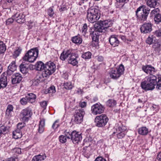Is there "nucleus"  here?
<instances>
[{
    "label": "nucleus",
    "mask_w": 161,
    "mask_h": 161,
    "mask_svg": "<svg viewBox=\"0 0 161 161\" xmlns=\"http://www.w3.org/2000/svg\"><path fill=\"white\" fill-rule=\"evenodd\" d=\"M142 69L147 74H149L141 83L142 89L145 91L152 90L156 86L157 89L161 90V76L158 75H154L156 72L155 68L151 65H147L143 66Z\"/></svg>",
    "instance_id": "f257e3e1"
},
{
    "label": "nucleus",
    "mask_w": 161,
    "mask_h": 161,
    "mask_svg": "<svg viewBox=\"0 0 161 161\" xmlns=\"http://www.w3.org/2000/svg\"><path fill=\"white\" fill-rule=\"evenodd\" d=\"M101 16L100 10L96 8L91 7L87 11V18L91 23H93L99 20Z\"/></svg>",
    "instance_id": "f03ea898"
},
{
    "label": "nucleus",
    "mask_w": 161,
    "mask_h": 161,
    "mask_svg": "<svg viewBox=\"0 0 161 161\" xmlns=\"http://www.w3.org/2000/svg\"><path fill=\"white\" fill-rule=\"evenodd\" d=\"M150 9L144 5H142L137 8L136 12V16L138 19L142 21H145L149 13Z\"/></svg>",
    "instance_id": "7ed1b4c3"
},
{
    "label": "nucleus",
    "mask_w": 161,
    "mask_h": 161,
    "mask_svg": "<svg viewBox=\"0 0 161 161\" xmlns=\"http://www.w3.org/2000/svg\"><path fill=\"white\" fill-rule=\"evenodd\" d=\"M38 53L39 50L37 48L31 49L25 54L23 58V59L25 61L33 62L37 58Z\"/></svg>",
    "instance_id": "20e7f679"
},
{
    "label": "nucleus",
    "mask_w": 161,
    "mask_h": 161,
    "mask_svg": "<svg viewBox=\"0 0 161 161\" xmlns=\"http://www.w3.org/2000/svg\"><path fill=\"white\" fill-rule=\"evenodd\" d=\"M112 25V24L110 21L106 20L104 21H100L95 24L94 28L92 29L98 32H102L105 31V29Z\"/></svg>",
    "instance_id": "39448f33"
},
{
    "label": "nucleus",
    "mask_w": 161,
    "mask_h": 161,
    "mask_svg": "<svg viewBox=\"0 0 161 161\" xmlns=\"http://www.w3.org/2000/svg\"><path fill=\"white\" fill-rule=\"evenodd\" d=\"M56 70V66L53 63L49 62L45 65L44 71H42L43 75L45 77L52 75Z\"/></svg>",
    "instance_id": "423d86ee"
},
{
    "label": "nucleus",
    "mask_w": 161,
    "mask_h": 161,
    "mask_svg": "<svg viewBox=\"0 0 161 161\" xmlns=\"http://www.w3.org/2000/svg\"><path fill=\"white\" fill-rule=\"evenodd\" d=\"M125 69L122 64L119 65L118 68L116 69H112L109 72L111 78L114 79H117L124 73Z\"/></svg>",
    "instance_id": "0eeeda50"
},
{
    "label": "nucleus",
    "mask_w": 161,
    "mask_h": 161,
    "mask_svg": "<svg viewBox=\"0 0 161 161\" xmlns=\"http://www.w3.org/2000/svg\"><path fill=\"white\" fill-rule=\"evenodd\" d=\"M108 120V119L107 116L102 114L95 118V122L97 126L101 127L105 125Z\"/></svg>",
    "instance_id": "6e6552de"
},
{
    "label": "nucleus",
    "mask_w": 161,
    "mask_h": 161,
    "mask_svg": "<svg viewBox=\"0 0 161 161\" xmlns=\"http://www.w3.org/2000/svg\"><path fill=\"white\" fill-rule=\"evenodd\" d=\"M85 114V111L82 108L76 110L74 114V122L77 124L80 123L82 121Z\"/></svg>",
    "instance_id": "1a4fd4ad"
},
{
    "label": "nucleus",
    "mask_w": 161,
    "mask_h": 161,
    "mask_svg": "<svg viewBox=\"0 0 161 161\" xmlns=\"http://www.w3.org/2000/svg\"><path fill=\"white\" fill-rule=\"evenodd\" d=\"M105 108L100 103H97L92 106L91 111L92 113L95 115L100 114L103 113Z\"/></svg>",
    "instance_id": "9d476101"
},
{
    "label": "nucleus",
    "mask_w": 161,
    "mask_h": 161,
    "mask_svg": "<svg viewBox=\"0 0 161 161\" xmlns=\"http://www.w3.org/2000/svg\"><path fill=\"white\" fill-rule=\"evenodd\" d=\"M32 114L31 110L28 108H27L22 110L20 113V116L23 120L27 121L29 118L31 117Z\"/></svg>",
    "instance_id": "9b49d317"
},
{
    "label": "nucleus",
    "mask_w": 161,
    "mask_h": 161,
    "mask_svg": "<svg viewBox=\"0 0 161 161\" xmlns=\"http://www.w3.org/2000/svg\"><path fill=\"white\" fill-rule=\"evenodd\" d=\"M14 20L17 23L22 24L25 22V15L19 12H17L13 15Z\"/></svg>",
    "instance_id": "f8f14e48"
},
{
    "label": "nucleus",
    "mask_w": 161,
    "mask_h": 161,
    "mask_svg": "<svg viewBox=\"0 0 161 161\" xmlns=\"http://www.w3.org/2000/svg\"><path fill=\"white\" fill-rule=\"evenodd\" d=\"M152 25L151 23H145L140 28L142 33L144 34L150 33L152 31Z\"/></svg>",
    "instance_id": "ddd939ff"
},
{
    "label": "nucleus",
    "mask_w": 161,
    "mask_h": 161,
    "mask_svg": "<svg viewBox=\"0 0 161 161\" xmlns=\"http://www.w3.org/2000/svg\"><path fill=\"white\" fill-rule=\"evenodd\" d=\"M71 140L74 144L78 143L82 140L81 134L75 130L73 131Z\"/></svg>",
    "instance_id": "4468645a"
},
{
    "label": "nucleus",
    "mask_w": 161,
    "mask_h": 161,
    "mask_svg": "<svg viewBox=\"0 0 161 161\" xmlns=\"http://www.w3.org/2000/svg\"><path fill=\"white\" fill-rule=\"evenodd\" d=\"M8 77L5 72L1 75L0 78V89L6 86L8 83Z\"/></svg>",
    "instance_id": "2eb2a0df"
},
{
    "label": "nucleus",
    "mask_w": 161,
    "mask_h": 161,
    "mask_svg": "<svg viewBox=\"0 0 161 161\" xmlns=\"http://www.w3.org/2000/svg\"><path fill=\"white\" fill-rule=\"evenodd\" d=\"M109 41L110 44L113 47L118 46L119 41L118 36L115 35H112L109 38Z\"/></svg>",
    "instance_id": "dca6fc26"
},
{
    "label": "nucleus",
    "mask_w": 161,
    "mask_h": 161,
    "mask_svg": "<svg viewBox=\"0 0 161 161\" xmlns=\"http://www.w3.org/2000/svg\"><path fill=\"white\" fill-rule=\"evenodd\" d=\"M78 57V55L77 54L72 53L67 60L68 63L73 66L76 65L78 63V61L77 60Z\"/></svg>",
    "instance_id": "f3484780"
},
{
    "label": "nucleus",
    "mask_w": 161,
    "mask_h": 161,
    "mask_svg": "<svg viewBox=\"0 0 161 161\" xmlns=\"http://www.w3.org/2000/svg\"><path fill=\"white\" fill-rule=\"evenodd\" d=\"M72 53L71 50L64 51L61 54L60 59L62 61H64L65 60H68Z\"/></svg>",
    "instance_id": "a211bd4d"
},
{
    "label": "nucleus",
    "mask_w": 161,
    "mask_h": 161,
    "mask_svg": "<svg viewBox=\"0 0 161 161\" xmlns=\"http://www.w3.org/2000/svg\"><path fill=\"white\" fill-rule=\"evenodd\" d=\"M22 78L21 74L18 73H16L12 76V83L13 84L19 83L22 80Z\"/></svg>",
    "instance_id": "6ab92c4d"
},
{
    "label": "nucleus",
    "mask_w": 161,
    "mask_h": 161,
    "mask_svg": "<svg viewBox=\"0 0 161 161\" xmlns=\"http://www.w3.org/2000/svg\"><path fill=\"white\" fill-rule=\"evenodd\" d=\"M45 77L43 75V72L42 74L37 75L33 81V84L35 85H37L40 83L42 82L44 79V77Z\"/></svg>",
    "instance_id": "aec40b11"
},
{
    "label": "nucleus",
    "mask_w": 161,
    "mask_h": 161,
    "mask_svg": "<svg viewBox=\"0 0 161 161\" xmlns=\"http://www.w3.org/2000/svg\"><path fill=\"white\" fill-rule=\"evenodd\" d=\"M126 130V128L125 126H122V127L119 126L117 130H119L120 132L117 134V137L119 139H121L125 135V131Z\"/></svg>",
    "instance_id": "412c9836"
},
{
    "label": "nucleus",
    "mask_w": 161,
    "mask_h": 161,
    "mask_svg": "<svg viewBox=\"0 0 161 161\" xmlns=\"http://www.w3.org/2000/svg\"><path fill=\"white\" fill-rule=\"evenodd\" d=\"M147 5L151 8H155L159 4V0H146Z\"/></svg>",
    "instance_id": "4be33fe9"
},
{
    "label": "nucleus",
    "mask_w": 161,
    "mask_h": 161,
    "mask_svg": "<svg viewBox=\"0 0 161 161\" xmlns=\"http://www.w3.org/2000/svg\"><path fill=\"white\" fill-rule=\"evenodd\" d=\"M90 32V35L92 37V40L95 42L97 41L99 38V34L97 31L94 30L92 31V29H91Z\"/></svg>",
    "instance_id": "5701e85b"
},
{
    "label": "nucleus",
    "mask_w": 161,
    "mask_h": 161,
    "mask_svg": "<svg viewBox=\"0 0 161 161\" xmlns=\"http://www.w3.org/2000/svg\"><path fill=\"white\" fill-rule=\"evenodd\" d=\"M9 131V127L2 124L0 125V136L5 135Z\"/></svg>",
    "instance_id": "b1692460"
},
{
    "label": "nucleus",
    "mask_w": 161,
    "mask_h": 161,
    "mask_svg": "<svg viewBox=\"0 0 161 161\" xmlns=\"http://www.w3.org/2000/svg\"><path fill=\"white\" fill-rule=\"evenodd\" d=\"M26 96L29 102L32 103L35 102L36 98V96L33 93H28Z\"/></svg>",
    "instance_id": "393cba45"
},
{
    "label": "nucleus",
    "mask_w": 161,
    "mask_h": 161,
    "mask_svg": "<svg viewBox=\"0 0 161 161\" xmlns=\"http://www.w3.org/2000/svg\"><path fill=\"white\" fill-rule=\"evenodd\" d=\"M46 158L45 154H39L34 156L31 161H43Z\"/></svg>",
    "instance_id": "a878e982"
},
{
    "label": "nucleus",
    "mask_w": 161,
    "mask_h": 161,
    "mask_svg": "<svg viewBox=\"0 0 161 161\" xmlns=\"http://www.w3.org/2000/svg\"><path fill=\"white\" fill-rule=\"evenodd\" d=\"M45 125V120L44 119L41 120L39 122V128L38 129V132L40 133H42L44 129Z\"/></svg>",
    "instance_id": "bb28decb"
},
{
    "label": "nucleus",
    "mask_w": 161,
    "mask_h": 161,
    "mask_svg": "<svg viewBox=\"0 0 161 161\" xmlns=\"http://www.w3.org/2000/svg\"><path fill=\"white\" fill-rule=\"evenodd\" d=\"M28 65L24 63H23L19 66L20 71L23 74H25L28 72Z\"/></svg>",
    "instance_id": "cd10ccee"
},
{
    "label": "nucleus",
    "mask_w": 161,
    "mask_h": 161,
    "mask_svg": "<svg viewBox=\"0 0 161 161\" xmlns=\"http://www.w3.org/2000/svg\"><path fill=\"white\" fill-rule=\"evenodd\" d=\"M83 153L84 156L86 158H88L92 154V150L90 147H84Z\"/></svg>",
    "instance_id": "c85d7f7f"
},
{
    "label": "nucleus",
    "mask_w": 161,
    "mask_h": 161,
    "mask_svg": "<svg viewBox=\"0 0 161 161\" xmlns=\"http://www.w3.org/2000/svg\"><path fill=\"white\" fill-rule=\"evenodd\" d=\"M36 70L38 71H44L45 68V65L41 61L38 62L36 64Z\"/></svg>",
    "instance_id": "c756f323"
},
{
    "label": "nucleus",
    "mask_w": 161,
    "mask_h": 161,
    "mask_svg": "<svg viewBox=\"0 0 161 161\" xmlns=\"http://www.w3.org/2000/svg\"><path fill=\"white\" fill-rule=\"evenodd\" d=\"M138 133L142 135H146L148 133V129L145 127L139 128L138 131Z\"/></svg>",
    "instance_id": "7c9ffc66"
},
{
    "label": "nucleus",
    "mask_w": 161,
    "mask_h": 161,
    "mask_svg": "<svg viewBox=\"0 0 161 161\" xmlns=\"http://www.w3.org/2000/svg\"><path fill=\"white\" fill-rule=\"evenodd\" d=\"M14 138L15 139H18L22 137V134L21 131L16 130L13 133Z\"/></svg>",
    "instance_id": "2f4dec72"
},
{
    "label": "nucleus",
    "mask_w": 161,
    "mask_h": 161,
    "mask_svg": "<svg viewBox=\"0 0 161 161\" xmlns=\"http://www.w3.org/2000/svg\"><path fill=\"white\" fill-rule=\"evenodd\" d=\"M72 42L76 44H80L82 42V39L78 36H75L72 38Z\"/></svg>",
    "instance_id": "473e14b6"
},
{
    "label": "nucleus",
    "mask_w": 161,
    "mask_h": 161,
    "mask_svg": "<svg viewBox=\"0 0 161 161\" xmlns=\"http://www.w3.org/2000/svg\"><path fill=\"white\" fill-rule=\"evenodd\" d=\"M117 2V4L119 3V4L116 7L118 8H122L124 5L125 3H126L128 0H116Z\"/></svg>",
    "instance_id": "72a5a7b5"
},
{
    "label": "nucleus",
    "mask_w": 161,
    "mask_h": 161,
    "mask_svg": "<svg viewBox=\"0 0 161 161\" xmlns=\"http://www.w3.org/2000/svg\"><path fill=\"white\" fill-rule=\"evenodd\" d=\"M92 54L90 52H87L83 53L81 57L85 59H89L91 58Z\"/></svg>",
    "instance_id": "f704fd0d"
},
{
    "label": "nucleus",
    "mask_w": 161,
    "mask_h": 161,
    "mask_svg": "<svg viewBox=\"0 0 161 161\" xmlns=\"http://www.w3.org/2000/svg\"><path fill=\"white\" fill-rule=\"evenodd\" d=\"M13 107L11 105H8L7 107L6 114L8 116L11 115V113L13 111Z\"/></svg>",
    "instance_id": "c9c22d12"
},
{
    "label": "nucleus",
    "mask_w": 161,
    "mask_h": 161,
    "mask_svg": "<svg viewBox=\"0 0 161 161\" xmlns=\"http://www.w3.org/2000/svg\"><path fill=\"white\" fill-rule=\"evenodd\" d=\"M22 49L20 47H18L16 48L14 53L13 56L14 58H17L21 53Z\"/></svg>",
    "instance_id": "e433bc0d"
},
{
    "label": "nucleus",
    "mask_w": 161,
    "mask_h": 161,
    "mask_svg": "<svg viewBox=\"0 0 161 161\" xmlns=\"http://www.w3.org/2000/svg\"><path fill=\"white\" fill-rule=\"evenodd\" d=\"M73 131H71L69 130H66L64 131V136L67 138L68 139H71L72 136Z\"/></svg>",
    "instance_id": "4c0bfd02"
},
{
    "label": "nucleus",
    "mask_w": 161,
    "mask_h": 161,
    "mask_svg": "<svg viewBox=\"0 0 161 161\" xmlns=\"http://www.w3.org/2000/svg\"><path fill=\"white\" fill-rule=\"evenodd\" d=\"M116 101L113 99H109L107 102V105L110 107H113L116 105Z\"/></svg>",
    "instance_id": "58836bf2"
},
{
    "label": "nucleus",
    "mask_w": 161,
    "mask_h": 161,
    "mask_svg": "<svg viewBox=\"0 0 161 161\" xmlns=\"http://www.w3.org/2000/svg\"><path fill=\"white\" fill-rule=\"evenodd\" d=\"M6 50L5 44L2 41H0V54L4 52Z\"/></svg>",
    "instance_id": "ea45409f"
},
{
    "label": "nucleus",
    "mask_w": 161,
    "mask_h": 161,
    "mask_svg": "<svg viewBox=\"0 0 161 161\" xmlns=\"http://www.w3.org/2000/svg\"><path fill=\"white\" fill-rule=\"evenodd\" d=\"M154 21L157 24H159L161 22V14H158L155 16L154 18Z\"/></svg>",
    "instance_id": "a19ab883"
},
{
    "label": "nucleus",
    "mask_w": 161,
    "mask_h": 161,
    "mask_svg": "<svg viewBox=\"0 0 161 161\" xmlns=\"http://www.w3.org/2000/svg\"><path fill=\"white\" fill-rule=\"evenodd\" d=\"M53 6L50 7L47 10V14L50 17H54V12L53 11Z\"/></svg>",
    "instance_id": "79ce46f5"
},
{
    "label": "nucleus",
    "mask_w": 161,
    "mask_h": 161,
    "mask_svg": "<svg viewBox=\"0 0 161 161\" xmlns=\"http://www.w3.org/2000/svg\"><path fill=\"white\" fill-rule=\"evenodd\" d=\"M64 88L67 90H70L72 89L73 86L71 82H65L64 84Z\"/></svg>",
    "instance_id": "37998d69"
},
{
    "label": "nucleus",
    "mask_w": 161,
    "mask_h": 161,
    "mask_svg": "<svg viewBox=\"0 0 161 161\" xmlns=\"http://www.w3.org/2000/svg\"><path fill=\"white\" fill-rule=\"evenodd\" d=\"M8 69L13 70V71H14L16 69V66L14 61H13L10 63L8 67Z\"/></svg>",
    "instance_id": "c03bdc74"
},
{
    "label": "nucleus",
    "mask_w": 161,
    "mask_h": 161,
    "mask_svg": "<svg viewBox=\"0 0 161 161\" xmlns=\"http://www.w3.org/2000/svg\"><path fill=\"white\" fill-rule=\"evenodd\" d=\"M159 9H158V8H155L151 11L150 13V14L151 16L152 17L153 16H154V17L156 15H157L159 14Z\"/></svg>",
    "instance_id": "a18cd8bd"
},
{
    "label": "nucleus",
    "mask_w": 161,
    "mask_h": 161,
    "mask_svg": "<svg viewBox=\"0 0 161 161\" xmlns=\"http://www.w3.org/2000/svg\"><path fill=\"white\" fill-rule=\"evenodd\" d=\"M19 102L21 104L24 105L27 103L28 101L26 96L25 97H23L21 99Z\"/></svg>",
    "instance_id": "49530a36"
},
{
    "label": "nucleus",
    "mask_w": 161,
    "mask_h": 161,
    "mask_svg": "<svg viewBox=\"0 0 161 161\" xmlns=\"http://www.w3.org/2000/svg\"><path fill=\"white\" fill-rule=\"evenodd\" d=\"M60 142L62 143H64L67 142V138L64 135H61L59 137Z\"/></svg>",
    "instance_id": "de8ad7c7"
},
{
    "label": "nucleus",
    "mask_w": 161,
    "mask_h": 161,
    "mask_svg": "<svg viewBox=\"0 0 161 161\" xmlns=\"http://www.w3.org/2000/svg\"><path fill=\"white\" fill-rule=\"evenodd\" d=\"M87 30V24L85 23L84 24L82 28V32L83 35H84L86 34Z\"/></svg>",
    "instance_id": "09e8293b"
},
{
    "label": "nucleus",
    "mask_w": 161,
    "mask_h": 161,
    "mask_svg": "<svg viewBox=\"0 0 161 161\" xmlns=\"http://www.w3.org/2000/svg\"><path fill=\"white\" fill-rule=\"evenodd\" d=\"M55 92V88L54 86H51L47 90V92L48 93H54Z\"/></svg>",
    "instance_id": "8fccbe9b"
},
{
    "label": "nucleus",
    "mask_w": 161,
    "mask_h": 161,
    "mask_svg": "<svg viewBox=\"0 0 161 161\" xmlns=\"http://www.w3.org/2000/svg\"><path fill=\"white\" fill-rule=\"evenodd\" d=\"M25 126V124L24 123H19L17 125V129L16 130H19L20 131V130Z\"/></svg>",
    "instance_id": "3c124183"
},
{
    "label": "nucleus",
    "mask_w": 161,
    "mask_h": 161,
    "mask_svg": "<svg viewBox=\"0 0 161 161\" xmlns=\"http://www.w3.org/2000/svg\"><path fill=\"white\" fill-rule=\"evenodd\" d=\"M87 1L88 0H76V3L80 6H81L86 3Z\"/></svg>",
    "instance_id": "603ef678"
},
{
    "label": "nucleus",
    "mask_w": 161,
    "mask_h": 161,
    "mask_svg": "<svg viewBox=\"0 0 161 161\" xmlns=\"http://www.w3.org/2000/svg\"><path fill=\"white\" fill-rule=\"evenodd\" d=\"M14 20V17H13L12 16V18H8L6 21V23L7 25H9L13 23Z\"/></svg>",
    "instance_id": "864d4df0"
},
{
    "label": "nucleus",
    "mask_w": 161,
    "mask_h": 161,
    "mask_svg": "<svg viewBox=\"0 0 161 161\" xmlns=\"http://www.w3.org/2000/svg\"><path fill=\"white\" fill-rule=\"evenodd\" d=\"M153 41V38L150 37H148L146 40V43L148 44H151Z\"/></svg>",
    "instance_id": "5fc2aeb1"
},
{
    "label": "nucleus",
    "mask_w": 161,
    "mask_h": 161,
    "mask_svg": "<svg viewBox=\"0 0 161 161\" xmlns=\"http://www.w3.org/2000/svg\"><path fill=\"white\" fill-rule=\"evenodd\" d=\"M40 105L42 107L45 109L47 105V103L45 101H43L41 103Z\"/></svg>",
    "instance_id": "6e6d98bb"
},
{
    "label": "nucleus",
    "mask_w": 161,
    "mask_h": 161,
    "mask_svg": "<svg viewBox=\"0 0 161 161\" xmlns=\"http://www.w3.org/2000/svg\"><path fill=\"white\" fill-rule=\"evenodd\" d=\"M155 34L157 36L161 37V29L156 31Z\"/></svg>",
    "instance_id": "4d7b16f0"
},
{
    "label": "nucleus",
    "mask_w": 161,
    "mask_h": 161,
    "mask_svg": "<svg viewBox=\"0 0 161 161\" xmlns=\"http://www.w3.org/2000/svg\"><path fill=\"white\" fill-rule=\"evenodd\" d=\"M58 121H56L52 125V128L53 129L57 128L58 126V124H57Z\"/></svg>",
    "instance_id": "13d9d810"
},
{
    "label": "nucleus",
    "mask_w": 161,
    "mask_h": 161,
    "mask_svg": "<svg viewBox=\"0 0 161 161\" xmlns=\"http://www.w3.org/2000/svg\"><path fill=\"white\" fill-rule=\"evenodd\" d=\"M61 8L59 9V11L62 12L66 10V7L65 5H62L60 6Z\"/></svg>",
    "instance_id": "bf43d9fd"
},
{
    "label": "nucleus",
    "mask_w": 161,
    "mask_h": 161,
    "mask_svg": "<svg viewBox=\"0 0 161 161\" xmlns=\"http://www.w3.org/2000/svg\"><path fill=\"white\" fill-rule=\"evenodd\" d=\"M95 161H106L105 159L102 158L101 157H98L96 159Z\"/></svg>",
    "instance_id": "052dcab7"
},
{
    "label": "nucleus",
    "mask_w": 161,
    "mask_h": 161,
    "mask_svg": "<svg viewBox=\"0 0 161 161\" xmlns=\"http://www.w3.org/2000/svg\"><path fill=\"white\" fill-rule=\"evenodd\" d=\"M14 71H13V70L8 69L7 70V74H6V75H10L13 73Z\"/></svg>",
    "instance_id": "680f3d73"
},
{
    "label": "nucleus",
    "mask_w": 161,
    "mask_h": 161,
    "mask_svg": "<svg viewBox=\"0 0 161 161\" xmlns=\"http://www.w3.org/2000/svg\"><path fill=\"white\" fill-rule=\"evenodd\" d=\"M97 58L99 62H102L103 60V58L102 56H97Z\"/></svg>",
    "instance_id": "e2e57ef3"
},
{
    "label": "nucleus",
    "mask_w": 161,
    "mask_h": 161,
    "mask_svg": "<svg viewBox=\"0 0 161 161\" xmlns=\"http://www.w3.org/2000/svg\"><path fill=\"white\" fill-rule=\"evenodd\" d=\"M80 105L81 108H84L86 106V103L85 102H82L80 103Z\"/></svg>",
    "instance_id": "0e129e2a"
},
{
    "label": "nucleus",
    "mask_w": 161,
    "mask_h": 161,
    "mask_svg": "<svg viewBox=\"0 0 161 161\" xmlns=\"http://www.w3.org/2000/svg\"><path fill=\"white\" fill-rule=\"evenodd\" d=\"M2 161H15V159L12 158H10L6 159Z\"/></svg>",
    "instance_id": "69168bd1"
},
{
    "label": "nucleus",
    "mask_w": 161,
    "mask_h": 161,
    "mask_svg": "<svg viewBox=\"0 0 161 161\" xmlns=\"http://www.w3.org/2000/svg\"><path fill=\"white\" fill-rule=\"evenodd\" d=\"M157 159L159 161H161V152H160L158 154Z\"/></svg>",
    "instance_id": "338daca9"
},
{
    "label": "nucleus",
    "mask_w": 161,
    "mask_h": 161,
    "mask_svg": "<svg viewBox=\"0 0 161 161\" xmlns=\"http://www.w3.org/2000/svg\"><path fill=\"white\" fill-rule=\"evenodd\" d=\"M119 37H120L121 39L125 41V37L124 36H120Z\"/></svg>",
    "instance_id": "774afa93"
}]
</instances>
